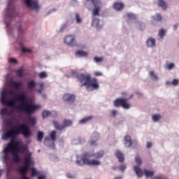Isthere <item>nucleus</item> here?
Listing matches in <instances>:
<instances>
[{
  "instance_id": "obj_1",
  "label": "nucleus",
  "mask_w": 179,
  "mask_h": 179,
  "mask_svg": "<svg viewBox=\"0 0 179 179\" xmlns=\"http://www.w3.org/2000/svg\"><path fill=\"white\" fill-rule=\"evenodd\" d=\"M13 94H15V92L11 90L3 92L1 95L2 104L7 106V107L15 108L17 111H24L27 115L34 114L41 107L40 105H36L31 103H28L27 101H26L27 96H26V94L23 92L19 93L15 99H6V96H13Z\"/></svg>"
},
{
  "instance_id": "obj_2",
  "label": "nucleus",
  "mask_w": 179,
  "mask_h": 179,
  "mask_svg": "<svg viewBox=\"0 0 179 179\" xmlns=\"http://www.w3.org/2000/svg\"><path fill=\"white\" fill-rule=\"evenodd\" d=\"M19 134H22L24 138H30L32 135L30 128L27 124H22L17 128L12 129L3 133L1 136V139L7 141L9 138H16V136L19 135Z\"/></svg>"
},
{
  "instance_id": "obj_3",
  "label": "nucleus",
  "mask_w": 179,
  "mask_h": 179,
  "mask_svg": "<svg viewBox=\"0 0 179 179\" xmlns=\"http://www.w3.org/2000/svg\"><path fill=\"white\" fill-rule=\"evenodd\" d=\"M104 156V151L101 150L94 154H90L89 152L85 153L82 157L81 160H76V163L78 166H100L101 162L99 160L92 159L90 160V157H94L95 159H101Z\"/></svg>"
},
{
  "instance_id": "obj_4",
  "label": "nucleus",
  "mask_w": 179,
  "mask_h": 179,
  "mask_svg": "<svg viewBox=\"0 0 179 179\" xmlns=\"http://www.w3.org/2000/svg\"><path fill=\"white\" fill-rule=\"evenodd\" d=\"M78 80L80 81V87L86 86L87 89L89 90L92 87L94 90H97L99 87L97 79L92 78L89 75L80 74L78 76Z\"/></svg>"
},
{
  "instance_id": "obj_5",
  "label": "nucleus",
  "mask_w": 179,
  "mask_h": 179,
  "mask_svg": "<svg viewBox=\"0 0 179 179\" xmlns=\"http://www.w3.org/2000/svg\"><path fill=\"white\" fill-rule=\"evenodd\" d=\"M10 150H12V148L9 144H8L3 150L4 155L2 157L3 163L6 166L7 173H9L10 171V166H9V163H10V155H9V152H10Z\"/></svg>"
},
{
  "instance_id": "obj_6",
  "label": "nucleus",
  "mask_w": 179,
  "mask_h": 179,
  "mask_svg": "<svg viewBox=\"0 0 179 179\" xmlns=\"http://www.w3.org/2000/svg\"><path fill=\"white\" fill-rule=\"evenodd\" d=\"M134 170L136 176H138L139 178L143 177V174H145L147 178H149V177H153V176H155V171H148L145 169L143 173V171H142V169L139 168V166H135L134 167Z\"/></svg>"
},
{
  "instance_id": "obj_7",
  "label": "nucleus",
  "mask_w": 179,
  "mask_h": 179,
  "mask_svg": "<svg viewBox=\"0 0 179 179\" xmlns=\"http://www.w3.org/2000/svg\"><path fill=\"white\" fill-rule=\"evenodd\" d=\"M24 2L27 8L31 9V10H34V12H38L40 10V6L37 0H24Z\"/></svg>"
},
{
  "instance_id": "obj_8",
  "label": "nucleus",
  "mask_w": 179,
  "mask_h": 179,
  "mask_svg": "<svg viewBox=\"0 0 179 179\" xmlns=\"http://www.w3.org/2000/svg\"><path fill=\"white\" fill-rule=\"evenodd\" d=\"M52 124L55 129H57V131H62L63 129H65V128L71 127V125H72V120L65 119L63 121V125L59 124V123H58V122L55 120L52 122Z\"/></svg>"
},
{
  "instance_id": "obj_9",
  "label": "nucleus",
  "mask_w": 179,
  "mask_h": 179,
  "mask_svg": "<svg viewBox=\"0 0 179 179\" xmlns=\"http://www.w3.org/2000/svg\"><path fill=\"white\" fill-rule=\"evenodd\" d=\"M115 107H122L125 110H129L131 105L126 99H117L114 101Z\"/></svg>"
},
{
  "instance_id": "obj_10",
  "label": "nucleus",
  "mask_w": 179,
  "mask_h": 179,
  "mask_svg": "<svg viewBox=\"0 0 179 179\" xmlns=\"http://www.w3.org/2000/svg\"><path fill=\"white\" fill-rule=\"evenodd\" d=\"M92 3L94 8L92 10L93 16H100V10L101 9V1L100 0H92Z\"/></svg>"
},
{
  "instance_id": "obj_11",
  "label": "nucleus",
  "mask_w": 179,
  "mask_h": 179,
  "mask_svg": "<svg viewBox=\"0 0 179 179\" xmlns=\"http://www.w3.org/2000/svg\"><path fill=\"white\" fill-rule=\"evenodd\" d=\"M64 41L65 44L69 45V47H74V45H76V41L75 40V36L73 35H68L64 38Z\"/></svg>"
},
{
  "instance_id": "obj_12",
  "label": "nucleus",
  "mask_w": 179,
  "mask_h": 179,
  "mask_svg": "<svg viewBox=\"0 0 179 179\" xmlns=\"http://www.w3.org/2000/svg\"><path fill=\"white\" fill-rule=\"evenodd\" d=\"M8 85L10 86V87L15 89V90H19V89L23 86L22 81H15L13 80H10Z\"/></svg>"
},
{
  "instance_id": "obj_13",
  "label": "nucleus",
  "mask_w": 179,
  "mask_h": 179,
  "mask_svg": "<svg viewBox=\"0 0 179 179\" xmlns=\"http://www.w3.org/2000/svg\"><path fill=\"white\" fill-rule=\"evenodd\" d=\"M6 16L7 19H12L15 16V8H10V5H8Z\"/></svg>"
},
{
  "instance_id": "obj_14",
  "label": "nucleus",
  "mask_w": 179,
  "mask_h": 179,
  "mask_svg": "<svg viewBox=\"0 0 179 179\" xmlns=\"http://www.w3.org/2000/svg\"><path fill=\"white\" fill-rule=\"evenodd\" d=\"M76 96L71 94H65L63 96L64 101H67L68 103H75Z\"/></svg>"
},
{
  "instance_id": "obj_15",
  "label": "nucleus",
  "mask_w": 179,
  "mask_h": 179,
  "mask_svg": "<svg viewBox=\"0 0 179 179\" xmlns=\"http://www.w3.org/2000/svg\"><path fill=\"white\" fill-rule=\"evenodd\" d=\"M19 141H15L14 140L11 141L8 145H10V147L11 148V150H13V152H16L15 150H19Z\"/></svg>"
},
{
  "instance_id": "obj_16",
  "label": "nucleus",
  "mask_w": 179,
  "mask_h": 179,
  "mask_svg": "<svg viewBox=\"0 0 179 179\" xmlns=\"http://www.w3.org/2000/svg\"><path fill=\"white\" fill-rule=\"evenodd\" d=\"M17 151L20 152V153H22V155L26 153V157L27 156L29 155V153H31L29 152V148H27V147L24 145H20Z\"/></svg>"
},
{
  "instance_id": "obj_17",
  "label": "nucleus",
  "mask_w": 179,
  "mask_h": 179,
  "mask_svg": "<svg viewBox=\"0 0 179 179\" xmlns=\"http://www.w3.org/2000/svg\"><path fill=\"white\" fill-rule=\"evenodd\" d=\"M124 145L127 148H131L132 146V140H131V136L127 135L124 136Z\"/></svg>"
},
{
  "instance_id": "obj_18",
  "label": "nucleus",
  "mask_w": 179,
  "mask_h": 179,
  "mask_svg": "<svg viewBox=\"0 0 179 179\" xmlns=\"http://www.w3.org/2000/svg\"><path fill=\"white\" fill-rule=\"evenodd\" d=\"M115 156H116L117 159H118L120 163L124 162V160L125 159L124 158V154H122V152H121V151H119V150L116 151Z\"/></svg>"
},
{
  "instance_id": "obj_19",
  "label": "nucleus",
  "mask_w": 179,
  "mask_h": 179,
  "mask_svg": "<svg viewBox=\"0 0 179 179\" xmlns=\"http://www.w3.org/2000/svg\"><path fill=\"white\" fill-rule=\"evenodd\" d=\"M113 8L115 10H121L124 9V3L120 2H115L113 4Z\"/></svg>"
},
{
  "instance_id": "obj_20",
  "label": "nucleus",
  "mask_w": 179,
  "mask_h": 179,
  "mask_svg": "<svg viewBox=\"0 0 179 179\" xmlns=\"http://www.w3.org/2000/svg\"><path fill=\"white\" fill-rule=\"evenodd\" d=\"M92 26L98 29H101V26H100V20L97 18H94L92 20Z\"/></svg>"
},
{
  "instance_id": "obj_21",
  "label": "nucleus",
  "mask_w": 179,
  "mask_h": 179,
  "mask_svg": "<svg viewBox=\"0 0 179 179\" xmlns=\"http://www.w3.org/2000/svg\"><path fill=\"white\" fill-rule=\"evenodd\" d=\"M13 160L15 163H20L21 162L20 157L17 155V152L13 151Z\"/></svg>"
},
{
  "instance_id": "obj_22",
  "label": "nucleus",
  "mask_w": 179,
  "mask_h": 179,
  "mask_svg": "<svg viewBox=\"0 0 179 179\" xmlns=\"http://www.w3.org/2000/svg\"><path fill=\"white\" fill-rule=\"evenodd\" d=\"M146 43L148 47H155L156 45V40L152 38H148Z\"/></svg>"
},
{
  "instance_id": "obj_23",
  "label": "nucleus",
  "mask_w": 179,
  "mask_h": 179,
  "mask_svg": "<svg viewBox=\"0 0 179 179\" xmlns=\"http://www.w3.org/2000/svg\"><path fill=\"white\" fill-rule=\"evenodd\" d=\"M36 85L37 84H36V82L34 80H31L27 83V88L29 89V90H33V89H34Z\"/></svg>"
},
{
  "instance_id": "obj_24",
  "label": "nucleus",
  "mask_w": 179,
  "mask_h": 179,
  "mask_svg": "<svg viewBox=\"0 0 179 179\" xmlns=\"http://www.w3.org/2000/svg\"><path fill=\"white\" fill-rule=\"evenodd\" d=\"M50 139L52 141V145H54V142H55V139H57V131L53 130L50 134Z\"/></svg>"
},
{
  "instance_id": "obj_25",
  "label": "nucleus",
  "mask_w": 179,
  "mask_h": 179,
  "mask_svg": "<svg viewBox=\"0 0 179 179\" xmlns=\"http://www.w3.org/2000/svg\"><path fill=\"white\" fill-rule=\"evenodd\" d=\"M93 120V116H88L80 120V124H86V122H89V121Z\"/></svg>"
},
{
  "instance_id": "obj_26",
  "label": "nucleus",
  "mask_w": 179,
  "mask_h": 179,
  "mask_svg": "<svg viewBox=\"0 0 179 179\" xmlns=\"http://www.w3.org/2000/svg\"><path fill=\"white\" fill-rule=\"evenodd\" d=\"M158 5L160 8H162V9H167V4L163 0H158Z\"/></svg>"
},
{
  "instance_id": "obj_27",
  "label": "nucleus",
  "mask_w": 179,
  "mask_h": 179,
  "mask_svg": "<svg viewBox=\"0 0 179 179\" xmlns=\"http://www.w3.org/2000/svg\"><path fill=\"white\" fill-rule=\"evenodd\" d=\"M152 19L156 22H162L163 17H162V15L157 13L152 17Z\"/></svg>"
},
{
  "instance_id": "obj_28",
  "label": "nucleus",
  "mask_w": 179,
  "mask_h": 179,
  "mask_svg": "<svg viewBox=\"0 0 179 179\" xmlns=\"http://www.w3.org/2000/svg\"><path fill=\"white\" fill-rule=\"evenodd\" d=\"M76 55H78V57H87V53L85 51L78 50L76 52Z\"/></svg>"
},
{
  "instance_id": "obj_29",
  "label": "nucleus",
  "mask_w": 179,
  "mask_h": 179,
  "mask_svg": "<svg viewBox=\"0 0 179 179\" xmlns=\"http://www.w3.org/2000/svg\"><path fill=\"white\" fill-rule=\"evenodd\" d=\"M44 138V133L43 131H38L37 134L38 142H41Z\"/></svg>"
},
{
  "instance_id": "obj_30",
  "label": "nucleus",
  "mask_w": 179,
  "mask_h": 179,
  "mask_svg": "<svg viewBox=\"0 0 179 179\" xmlns=\"http://www.w3.org/2000/svg\"><path fill=\"white\" fill-rule=\"evenodd\" d=\"M150 76L152 80H159V77L155 74L154 71H150Z\"/></svg>"
},
{
  "instance_id": "obj_31",
  "label": "nucleus",
  "mask_w": 179,
  "mask_h": 179,
  "mask_svg": "<svg viewBox=\"0 0 179 179\" xmlns=\"http://www.w3.org/2000/svg\"><path fill=\"white\" fill-rule=\"evenodd\" d=\"M38 86L39 87V89L37 90V92L39 94H41V93H43V91L44 90V84L43 83H39V84H38Z\"/></svg>"
},
{
  "instance_id": "obj_32",
  "label": "nucleus",
  "mask_w": 179,
  "mask_h": 179,
  "mask_svg": "<svg viewBox=\"0 0 179 179\" xmlns=\"http://www.w3.org/2000/svg\"><path fill=\"white\" fill-rule=\"evenodd\" d=\"M38 174H40V172L36 171V169L34 168L31 169V177H36V176H38Z\"/></svg>"
},
{
  "instance_id": "obj_33",
  "label": "nucleus",
  "mask_w": 179,
  "mask_h": 179,
  "mask_svg": "<svg viewBox=\"0 0 179 179\" xmlns=\"http://www.w3.org/2000/svg\"><path fill=\"white\" fill-rule=\"evenodd\" d=\"M166 36V30L164 29H160L159 31V36L160 38H163Z\"/></svg>"
},
{
  "instance_id": "obj_34",
  "label": "nucleus",
  "mask_w": 179,
  "mask_h": 179,
  "mask_svg": "<svg viewBox=\"0 0 179 179\" xmlns=\"http://www.w3.org/2000/svg\"><path fill=\"white\" fill-rule=\"evenodd\" d=\"M50 114H51V112L48 110H43L42 113L43 118H46V117H50Z\"/></svg>"
},
{
  "instance_id": "obj_35",
  "label": "nucleus",
  "mask_w": 179,
  "mask_h": 179,
  "mask_svg": "<svg viewBox=\"0 0 179 179\" xmlns=\"http://www.w3.org/2000/svg\"><path fill=\"white\" fill-rule=\"evenodd\" d=\"M127 16L128 19H130L132 20L136 19V15H135L134 13H127Z\"/></svg>"
},
{
  "instance_id": "obj_36",
  "label": "nucleus",
  "mask_w": 179,
  "mask_h": 179,
  "mask_svg": "<svg viewBox=\"0 0 179 179\" xmlns=\"http://www.w3.org/2000/svg\"><path fill=\"white\" fill-rule=\"evenodd\" d=\"M162 116L160 115H155L152 116V120L156 122L159 120Z\"/></svg>"
},
{
  "instance_id": "obj_37",
  "label": "nucleus",
  "mask_w": 179,
  "mask_h": 179,
  "mask_svg": "<svg viewBox=\"0 0 179 179\" xmlns=\"http://www.w3.org/2000/svg\"><path fill=\"white\" fill-rule=\"evenodd\" d=\"M136 163L138 164V166H141L142 164V159L137 155L136 157Z\"/></svg>"
},
{
  "instance_id": "obj_38",
  "label": "nucleus",
  "mask_w": 179,
  "mask_h": 179,
  "mask_svg": "<svg viewBox=\"0 0 179 179\" xmlns=\"http://www.w3.org/2000/svg\"><path fill=\"white\" fill-rule=\"evenodd\" d=\"M29 122H30L31 125H35L36 123V117H29Z\"/></svg>"
},
{
  "instance_id": "obj_39",
  "label": "nucleus",
  "mask_w": 179,
  "mask_h": 179,
  "mask_svg": "<svg viewBox=\"0 0 179 179\" xmlns=\"http://www.w3.org/2000/svg\"><path fill=\"white\" fill-rule=\"evenodd\" d=\"M39 78L41 79H44V78H47V73H45V71L41 72L39 73Z\"/></svg>"
},
{
  "instance_id": "obj_40",
  "label": "nucleus",
  "mask_w": 179,
  "mask_h": 179,
  "mask_svg": "<svg viewBox=\"0 0 179 179\" xmlns=\"http://www.w3.org/2000/svg\"><path fill=\"white\" fill-rule=\"evenodd\" d=\"M16 75L17 76H20V78H22V76H23V71L22 69L17 70Z\"/></svg>"
},
{
  "instance_id": "obj_41",
  "label": "nucleus",
  "mask_w": 179,
  "mask_h": 179,
  "mask_svg": "<svg viewBox=\"0 0 179 179\" xmlns=\"http://www.w3.org/2000/svg\"><path fill=\"white\" fill-rule=\"evenodd\" d=\"M94 62H96V64H99V62H103V58L95 57L94 58Z\"/></svg>"
},
{
  "instance_id": "obj_42",
  "label": "nucleus",
  "mask_w": 179,
  "mask_h": 179,
  "mask_svg": "<svg viewBox=\"0 0 179 179\" xmlns=\"http://www.w3.org/2000/svg\"><path fill=\"white\" fill-rule=\"evenodd\" d=\"M179 80L178 79H173V81L171 83V85L173 86H178Z\"/></svg>"
},
{
  "instance_id": "obj_43",
  "label": "nucleus",
  "mask_w": 179,
  "mask_h": 179,
  "mask_svg": "<svg viewBox=\"0 0 179 179\" xmlns=\"http://www.w3.org/2000/svg\"><path fill=\"white\" fill-rule=\"evenodd\" d=\"M76 20L77 23H81L82 22V20L80 19V16L78 13H76Z\"/></svg>"
},
{
  "instance_id": "obj_44",
  "label": "nucleus",
  "mask_w": 179,
  "mask_h": 179,
  "mask_svg": "<svg viewBox=\"0 0 179 179\" xmlns=\"http://www.w3.org/2000/svg\"><path fill=\"white\" fill-rule=\"evenodd\" d=\"M1 115H6V114H8V109L6 108L1 109Z\"/></svg>"
},
{
  "instance_id": "obj_45",
  "label": "nucleus",
  "mask_w": 179,
  "mask_h": 179,
  "mask_svg": "<svg viewBox=\"0 0 179 179\" xmlns=\"http://www.w3.org/2000/svg\"><path fill=\"white\" fill-rule=\"evenodd\" d=\"M95 137H96V140L94 141H91V145H96V141H97L99 139V135L97 133H95Z\"/></svg>"
},
{
  "instance_id": "obj_46",
  "label": "nucleus",
  "mask_w": 179,
  "mask_h": 179,
  "mask_svg": "<svg viewBox=\"0 0 179 179\" xmlns=\"http://www.w3.org/2000/svg\"><path fill=\"white\" fill-rule=\"evenodd\" d=\"M21 51H22V52H24V53H25V52H31V50H30V49H26V48H24V47H22V48H21Z\"/></svg>"
},
{
  "instance_id": "obj_47",
  "label": "nucleus",
  "mask_w": 179,
  "mask_h": 179,
  "mask_svg": "<svg viewBox=\"0 0 179 179\" xmlns=\"http://www.w3.org/2000/svg\"><path fill=\"white\" fill-rule=\"evenodd\" d=\"M127 169V166L125 165H121L120 167H119V170H120V171H125V170Z\"/></svg>"
},
{
  "instance_id": "obj_48",
  "label": "nucleus",
  "mask_w": 179,
  "mask_h": 179,
  "mask_svg": "<svg viewBox=\"0 0 179 179\" xmlns=\"http://www.w3.org/2000/svg\"><path fill=\"white\" fill-rule=\"evenodd\" d=\"M6 125H7V127H12V125H13V123L12 122V120H9L6 122Z\"/></svg>"
},
{
  "instance_id": "obj_49",
  "label": "nucleus",
  "mask_w": 179,
  "mask_h": 179,
  "mask_svg": "<svg viewBox=\"0 0 179 179\" xmlns=\"http://www.w3.org/2000/svg\"><path fill=\"white\" fill-rule=\"evenodd\" d=\"M57 115H58V113H57V111H52V112H50V117H55Z\"/></svg>"
},
{
  "instance_id": "obj_50",
  "label": "nucleus",
  "mask_w": 179,
  "mask_h": 179,
  "mask_svg": "<svg viewBox=\"0 0 179 179\" xmlns=\"http://www.w3.org/2000/svg\"><path fill=\"white\" fill-rule=\"evenodd\" d=\"M173 68H174V64L171 63L167 65V69L170 71L171 69H173Z\"/></svg>"
},
{
  "instance_id": "obj_51",
  "label": "nucleus",
  "mask_w": 179,
  "mask_h": 179,
  "mask_svg": "<svg viewBox=\"0 0 179 179\" xmlns=\"http://www.w3.org/2000/svg\"><path fill=\"white\" fill-rule=\"evenodd\" d=\"M9 62L11 64H17V60H16V59L11 58V59H10Z\"/></svg>"
},
{
  "instance_id": "obj_52",
  "label": "nucleus",
  "mask_w": 179,
  "mask_h": 179,
  "mask_svg": "<svg viewBox=\"0 0 179 179\" xmlns=\"http://www.w3.org/2000/svg\"><path fill=\"white\" fill-rule=\"evenodd\" d=\"M94 75H95V76H103V73L99 71L94 72Z\"/></svg>"
},
{
  "instance_id": "obj_53",
  "label": "nucleus",
  "mask_w": 179,
  "mask_h": 179,
  "mask_svg": "<svg viewBox=\"0 0 179 179\" xmlns=\"http://www.w3.org/2000/svg\"><path fill=\"white\" fill-rule=\"evenodd\" d=\"M71 75H72V76H76V78L78 79V76H79V75H80V74H78V72H76V71H73V72H71Z\"/></svg>"
},
{
  "instance_id": "obj_54",
  "label": "nucleus",
  "mask_w": 179,
  "mask_h": 179,
  "mask_svg": "<svg viewBox=\"0 0 179 179\" xmlns=\"http://www.w3.org/2000/svg\"><path fill=\"white\" fill-rule=\"evenodd\" d=\"M45 178H47V176L44 174H42L39 176L37 179H45Z\"/></svg>"
},
{
  "instance_id": "obj_55",
  "label": "nucleus",
  "mask_w": 179,
  "mask_h": 179,
  "mask_svg": "<svg viewBox=\"0 0 179 179\" xmlns=\"http://www.w3.org/2000/svg\"><path fill=\"white\" fill-rule=\"evenodd\" d=\"M111 115L112 117H115V115H117V110H111Z\"/></svg>"
},
{
  "instance_id": "obj_56",
  "label": "nucleus",
  "mask_w": 179,
  "mask_h": 179,
  "mask_svg": "<svg viewBox=\"0 0 179 179\" xmlns=\"http://www.w3.org/2000/svg\"><path fill=\"white\" fill-rule=\"evenodd\" d=\"M152 179H167V178H164L163 176H155L152 178Z\"/></svg>"
},
{
  "instance_id": "obj_57",
  "label": "nucleus",
  "mask_w": 179,
  "mask_h": 179,
  "mask_svg": "<svg viewBox=\"0 0 179 179\" xmlns=\"http://www.w3.org/2000/svg\"><path fill=\"white\" fill-rule=\"evenodd\" d=\"M152 148V143L147 142V149H150Z\"/></svg>"
},
{
  "instance_id": "obj_58",
  "label": "nucleus",
  "mask_w": 179,
  "mask_h": 179,
  "mask_svg": "<svg viewBox=\"0 0 179 179\" xmlns=\"http://www.w3.org/2000/svg\"><path fill=\"white\" fill-rule=\"evenodd\" d=\"M65 29H66V24H63L60 29V31L65 30Z\"/></svg>"
},
{
  "instance_id": "obj_59",
  "label": "nucleus",
  "mask_w": 179,
  "mask_h": 179,
  "mask_svg": "<svg viewBox=\"0 0 179 179\" xmlns=\"http://www.w3.org/2000/svg\"><path fill=\"white\" fill-rule=\"evenodd\" d=\"M18 31H19V33H22V25H20V26L18 27Z\"/></svg>"
},
{
  "instance_id": "obj_60",
  "label": "nucleus",
  "mask_w": 179,
  "mask_h": 179,
  "mask_svg": "<svg viewBox=\"0 0 179 179\" xmlns=\"http://www.w3.org/2000/svg\"><path fill=\"white\" fill-rule=\"evenodd\" d=\"M173 29H174V30H177V29H178V25H177V24L173 25Z\"/></svg>"
},
{
  "instance_id": "obj_61",
  "label": "nucleus",
  "mask_w": 179,
  "mask_h": 179,
  "mask_svg": "<svg viewBox=\"0 0 179 179\" xmlns=\"http://www.w3.org/2000/svg\"><path fill=\"white\" fill-rule=\"evenodd\" d=\"M48 141H50V138L46 137L44 140V143L45 144Z\"/></svg>"
},
{
  "instance_id": "obj_62",
  "label": "nucleus",
  "mask_w": 179,
  "mask_h": 179,
  "mask_svg": "<svg viewBox=\"0 0 179 179\" xmlns=\"http://www.w3.org/2000/svg\"><path fill=\"white\" fill-rule=\"evenodd\" d=\"M3 170H2V169L0 170V177L2 176V172H3Z\"/></svg>"
},
{
  "instance_id": "obj_63",
  "label": "nucleus",
  "mask_w": 179,
  "mask_h": 179,
  "mask_svg": "<svg viewBox=\"0 0 179 179\" xmlns=\"http://www.w3.org/2000/svg\"><path fill=\"white\" fill-rule=\"evenodd\" d=\"M6 27H7V29H8V30H9V28H10V25H9V24H6Z\"/></svg>"
},
{
  "instance_id": "obj_64",
  "label": "nucleus",
  "mask_w": 179,
  "mask_h": 179,
  "mask_svg": "<svg viewBox=\"0 0 179 179\" xmlns=\"http://www.w3.org/2000/svg\"><path fill=\"white\" fill-rule=\"evenodd\" d=\"M87 1H90V0H87Z\"/></svg>"
}]
</instances>
